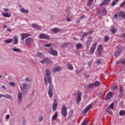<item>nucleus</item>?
Returning a JSON list of instances; mask_svg holds the SVG:
<instances>
[{
	"instance_id": "nucleus-28",
	"label": "nucleus",
	"mask_w": 125,
	"mask_h": 125,
	"mask_svg": "<svg viewBox=\"0 0 125 125\" xmlns=\"http://www.w3.org/2000/svg\"><path fill=\"white\" fill-rule=\"evenodd\" d=\"M13 42V39L12 38H10L5 40V43H11Z\"/></svg>"
},
{
	"instance_id": "nucleus-9",
	"label": "nucleus",
	"mask_w": 125,
	"mask_h": 125,
	"mask_svg": "<svg viewBox=\"0 0 125 125\" xmlns=\"http://www.w3.org/2000/svg\"><path fill=\"white\" fill-rule=\"evenodd\" d=\"M92 39H93V38L91 36H90L88 38V40H87V41H86V47H87V48H88L89 46H90V44H91V41H92Z\"/></svg>"
},
{
	"instance_id": "nucleus-3",
	"label": "nucleus",
	"mask_w": 125,
	"mask_h": 125,
	"mask_svg": "<svg viewBox=\"0 0 125 125\" xmlns=\"http://www.w3.org/2000/svg\"><path fill=\"white\" fill-rule=\"evenodd\" d=\"M49 84L48 94L50 98H52V97L53 96V93L52 92V91H53V85L52 84V83H49Z\"/></svg>"
},
{
	"instance_id": "nucleus-63",
	"label": "nucleus",
	"mask_w": 125,
	"mask_h": 125,
	"mask_svg": "<svg viewBox=\"0 0 125 125\" xmlns=\"http://www.w3.org/2000/svg\"><path fill=\"white\" fill-rule=\"evenodd\" d=\"M120 63H121V61H118L116 62V64H120Z\"/></svg>"
},
{
	"instance_id": "nucleus-38",
	"label": "nucleus",
	"mask_w": 125,
	"mask_h": 125,
	"mask_svg": "<svg viewBox=\"0 0 125 125\" xmlns=\"http://www.w3.org/2000/svg\"><path fill=\"white\" fill-rule=\"evenodd\" d=\"M107 10L106 9H104L102 11V14H103V15L104 16L105 15H106V14H107Z\"/></svg>"
},
{
	"instance_id": "nucleus-53",
	"label": "nucleus",
	"mask_w": 125,
	"mask_h": 125,
	"mask_svg": "<svg viewBox=\"0 0 125 125\" xmlns=\"http://www.w3.org/2000/svg\"><path fill=\"white\" fill-rule=\"evenodd\" d=\"M121 63H122V64H123V65H125V60L124 59L123 60H121Z\"/></svg>"
},
{
	"instance_id": "nucleus-47",
	"label": "nucleus",
	"mask_w": 125,
	"mask_h": 125,
	"mask_svg": "<svg viewBox=\"0 0 125 125\" xmlns=\"http://www.w3.org/2000/svg\"><path fill=\"white\" fill-rule=\"evenodd\" d=\"M88 34H89L88 32L86 33L84 32L83 35V38H85V37H87V35H88Z\"/></svg>"
},
{
	"instance_id": "nucleus-22",
	"label": "nucleus",
	"mask_w": 125,
	"mask_h": 125,
	"mask_svg": "<svg viewBox=\"0 0 125 125\" xmlns=\"http://www.w3.org/2000/svg\"><path fill=\"white\" fill-rule=\"evenodd\" d=\"M1 14L3 17H6L7 18H9L11 16V15L8 14V13H2Z\"/></svg>"
},
{
	"instance_id": "nucleus-41",
	"label": "nucleus",
	"mask_w": 125,
	"mask_h": 125,
	"mask_svg": "<svg viewBox=\"0 0 125 125\" xmlns=\"http://www.w3.org/2000/svg\"><path fill=\"white\" fill-rule=\"evenodd\" d=\"M109 109H114V103H112L108 107Z\"/></svg>"
},
{
	"instance_id": "nucleus-37",
	"label": "nucleus",
	"mask_w": 125,
	"mask_h": 125,
	"mask_svg": "<svg viewBox=\"0 0 125 125\" xmlns=\"http://www.w3.org/2000/svg\"><path fill=\"white\" fill-rule=\"evenodd\" d=\"M37 57H39V58H42V56H43V54L42 53H38V54H36Z\"/></svg>"
},
{
	"instance_id": "nucleus-50",
	"label": "nucleus",
	"mask_w": 125,
	"mask_h": 125,
	"mask_svg": "<svg viewBox=\"0 0 125 125\" xmlns=\"http://www.w3.org/2000/svg\"><path fill=\"white\" fill-rule=\"evenodd\" d=\"M44 80L45 85L46 86H47V81L46 80V77H44Z\"/></svg>"
},
{
	"instance_id": "nucleus-18",
	"label": "nucleus",
	"mask_w": 125,
	"mask_h": 125,
	"mask_svg": "<svg viewBox=\"0 0 125 125\" xmlns=\"http://www.w3.org/2000/svg\"><path fill=\"white\" fill-rule=\"evenodd\" d=\"M92 2H93V0H88V3L87 4V5H88V6L91 9H92V8H93V6L91 7V5Z\"/></svg>"
},
{
	"instance_id": "nucleus-19",
	"label": "nucleus",
	"mask_w": 125,
	"mask_h": 125,
	"mask_svg": "<svg viewBox=\"0 0 125 125\" xmlns=\"http://www.w3.org/2000/svg\"><path fill=\"white\" fill-rule=\"evenodd\" d=\"M124 92H125V90L123 88H120L119 90V96L120 97H123L124 95Z\"/></svg>"
},
{
	"instance_id": "nucleus-7",
	"label": "nucleus",
	"mask_w": 125,
	"mask_h": 125,
	"mask_svg": "<svg viewBox=\"0 0 125 125\" xmlns=\"http://www.w3.org/2000/svg\"><path fill=\"white\" fill-rule=\"evenodd\" d=\"M49 53L53 56H57L58 55V52L56 50L53 49V48H50L49 49Z\"/></svg>"
},
{
	"instance_id": "nucleus-52",
	"label": "nucleus",
	"mask_w": 125,
	"mask_h": 125,
	"mask_svg": "<svg viewBox=\"0 0 125 125\" xmlns=\"http://www.w3.org/2000/svg\"><path fill=\"white\" fill-rule=\"evenodd\" d=\"M39 122H42V120H43V117L41 116V117H39Z\"/></svg>"
},
{
	"instance_id": "nucleus-49",
	"label": "nucleus",
	"mask_w": 125,
	"mask_h": 125,
	"mask_svg": "<svg viewBox=\"0 0 125 125\" xmlns=\"http://www.w3.org/2000/svg\"><path fill=\"white\" fill-rule=\"evenodd\" d=\"M66 20L67 22H71V21H72V20L70 19L69 17H67L66 18Z\"/></svg>"
},
{
	"instance_id": "nucleus-60",
	"label": "nucleus",
	"mask_w": 125,
	"mask_h": 125,
	"mask_svg": "<svg viewBox=\"0 0 125 125\" xmlns=\"http://www.w3.org/2000/svg\"><path fill=\"white\" fill-rule=\"evenodd\" d=\"M98 55H99V56H101V51H98Z\"/></svg>"
},
{
	"instance_id": "nucleus-23",
	"label": "nucleus",
	"mask_w": 125,
	"mask_h": 125,
	"mask_svg": "<svg viewBox=\"0 0 125 125\" xmlns=\"http://www.w3.org/2000/svg\"><path fill=\"white\" fill-rule=\"evenodd\" d=\"M58 117V112L56 111L55 114L53 115L52 120V121H55L56 119Z\"/></svg>"
},
{
	"instance_id": "nucleus-44",
	"label": "nucleus",
	"mask_w": 125,
	"mask_h": 125,
	"mask_svg": "<svg viewBox=\"0 0 125 125\" xmlns=\"http://www.w3.org/2000/svg\"><path fill=\"white\" fill-rule=\"evenodd\" d=\"M93 86H94V83H89L87 87L89 88H92V87H93Z\"/></svg>"
},
{
	"instance_id": "nucleus-12",
	"label": "nucleus",
	"mask_w": 125,
	"mask_h": 125,
	"mask_svg": "<svg viewBox=\"0 0 125 125\" xmlns=\"http://www.w3.org/2000/svg\"><path fill=\"white\" fill-rule=\"evenodd\" d=\"M111 1V0H104L100 4V6H104V5H108L109 2Z\"/></svg>"
},
{
	"instance_id": "nucleus-54",
	"label": "nucleus",
	"mask_w": 125,
	"mask_h": 125,
	"mask_svg": "<svg viewBox=\"0 0 125 125\" xmlns=\"http://www.w3.org/2000/svg\"><path fill=\"white\" fill-rule=\"evenodd\" d=\"M101 63V60L98 59L97 61V64H100Z\"/></svg>"
},
{
	"instance_id": "nucleus-46",
	"label": "nucleus",
	"mask_w": 125,
	"mask_h": 125,
	"mask_svg": "<svg viewBox=\"0 0 125 125\" xmlns=\"http://www.w3.org/2000/svg\"><path fill=\"white\" fill-rule=\"evenodd\" d=\"M25 81H26V82H28V83H30V82H32V79H30V78L26 77L25 78Z\"/></svg>"
},
{
	"instance_id": "nucleus-61",
	"label": "nucleus",
	"mask_w": 125,
	"mask_h": 125,
	"mask_svg": "<svg viewBox=\"0 0 125 125\" xmlns=\"http://www.w3.org/2000/svg\"><path fill=\"white\" fill-rule=\"evenodd\" d=\"M117 85L114 86L113 87V89L116 90V89L117 88Z\"/></svg>"
},
{
	"instance_id": "nucleus-1",
	"label": "nucleus",
	"mask_w": 125,
	"mask_h": 125,
	"mask_svg": "<svg viewBox=\"0 0 125 125\" xmlns=\"http://www.w3.org/2000/svg\"><path fill=\"white\" fill-rule=\"evenodd\" d=\"M122 17L123 19H125V12L124 11H121L120 12L118 13H116L114 17L113 18L114 19H118V17Z\"/></svg>"
},
{
	"instance_id": "nucleus-27",
	"label": "nucleus",
	"mask_w": 125,
	"mask_h": 125,
	"mask_svg": "<svg viewBox=\"0 0 125 125\" xmlns=\"http://www.w3.org/2000/svg\"><path fill=\"white\" fill-rule=\"evenodd\" d=\"M13 39L14 41V44H17L18 43V37L15 36L14 37Z\"/></svg>"
},
{
	"instance_id": "nucleus-10",
	"label": "nucleus",
	"mask_w": 125,
	"mask_h": 125,
	"mask_svg": "<svg viewBox=\"0 0 125 125\" xmlns=\"http://www.w3.org/2000/svg\"><path fill=\"white\" fill-rule=\"evenodd\" d=\"M39 38L45 39V40H50V37H49V36L42 33H40Z\"/></svg>"
},
{
	"instance_id": "nucleus-15",
	"label": "nucleus",
	"mask_w": 125,
	"mask_h": 125,
	"mask_svg": "<svg viewBox=\"0 0 125 125\" xmlns=\"http://www.w3.org/2000/svg\"><path fill=\"white\" fill-rule=\"evenodd\" d=\"M22 102V92H19L18 94V102L19 104H20Z\"/></svg>"
},
{
	"instance_id": "nucleus-35",
	"label": "nucleus",
	"mask_w": 125,
	"mask_h": 125,
	"mask_svg": "<svg viewBox=\"0 0 125 125\" xmlns=\"http://www.w3.org/2000/svg\"><path fill=\"white\" fill-rule=\"evenodd\" d=\"M3 97H5V98H7V99H10L11 98V96L8 94L3 95Z\"/></svg>"
},
{
	"instance_id": "nucleus-45",
	"label": "nucleus",
	"mask_w": 125,
	"mask_h": 125,
	"mask_svg": "<svg viewBox=\"0 0 125 125\" xmlns=\"http://www.w3.org/2000/svg\"><path fill=\"white\" fill-rule=\"evenodd\" d=\"M52 44L51 43H49V44H45L44 46H45L46 47H50Z\"/></svg>"
},
{
	"instance_id": "nucleus-16",
	"label": "nucleus",
	"mask_w": 125,
	"mask_h": 125,
	"mask_svg": "<svg viewBox=\"0 0 125 125\" xmlns=\"http://www.w3.org/2000/svg\"><path fill=\"white\" fill-rule=\"evenodd\" d=\"M112 95H113V93L112 92H109L107 93L106 97L105 98L106 100H110L112 98Z\"/></svg>"
},
{
	"instance_id": "nucleus-26",
	"label": "nucleus",
	"mask_w": 125,
	"mask_h": 125,
	"mask_svg": "<svg viewBox=\"0 0 125 125\" xmlns=\"http://www.w3.org/2000/svg\"><path fill=\"white\" fill-rule=\"evenodd\" d=\"M51 31V32H53V33H55V34H56V33H59L60 32V29L55 28L52 29Z\"/></svg>"
},
{
	"instance_id": "nucleus-6",
	"label": "nucleus",
	"mask_w": 125,
	"mask_h": 125,
	"mask_svg": "<svg viewBox=\"0 0 125 125\" xmlns=\"http://www.w3.org/2000/svg\"><path fill=\"white\" fill-rule=\"evenodd\" d=\"M22 93L25 95L26 94L27 90H28V87H29V84L26 83H23L22 84Z\"/></svg>"
},
{
	"instance_id": "nucleus-57",
	"label": "nucleus",
	"mask_w": 125,
	"mask_h": 125,
	"mask_svg": "<svg viewBox=\"0 0 125 125\" xmlns=\"http://www.w3.org/2000/svg\"><path fill=\"white\" fill-rule=\"evenodd\" d=\"M10 117V115H7L6 116V119L7 120H8L9 119Z\"/></svg>"
},
{
	"instance_id": "nucleus-48",
	"label": "nucleus",
	"mask_w": 125,
	"mask_h": 125,
	"mask_svg": "<svg viewBox=\"0 0 125 125\" xmlns=\"http://www.w3.org/2000/svg\"><path fill=\"white\" fill-rule=\"evenodd\" d=\"M125 5V1H123L120 5V7H123Z\"/></svg>"
},
{
	"instance_id": "nucleus-64",
	"label": "nucleus",
	"mask_w": 125,
	"mask_h": 125,
	"mask_svg": "<svg viewBox=\"0 0 125 125\" xmlns=\"http://www.w3.org/2000/svg\"><path fill=\"white\" fill-rule=\"evenodd\" d=\"M93 31H89V32H88V33H89V34H92V33H93Z\"/></svg>"
},
{
	"instance_id": "nucleus-31",
	"label": "nucleus",
	"mask_w": 125,
	"mask_h": 125,
	"mask_svg": "<svg viewBox=\"0 0 125 125\" xmlns=\"http://www.w3.org/2000/svg\"><path fill=\"white\" fill-rule=\"evenodd\" d=\"M21 11L22 13H28L29 11L28 10H26L25 9V8H21Z\"/></svg>"
},
{
	"instance_id": "nucleus-11",
	"label": "nucleus",
	"mask_w": 125,
	"mask_h": 125,
	"mask_svg": "<svg viewBox=\"0 0 125 125\" xmlns=\"http://www.w3.org/2000/svg\"><path fill=\"white\" fill-rule=\"evenodd\" d=\"M92 108V105L89 104L83 110V114H85Z\"/></svg>"
},
{
	"instance_id": "nucleus-40",
	"label": "nucleus",
	"mask_w": 125,
	"mask_h": 125,
	"mask_svg": "<svg viewBox=\"0 0 125 125\" xmlns=\"http://www.w3.org/2000/svg\"><path fill=\"white\" fill-rule=\"evenodd\" d=\"M100 85V82L98 81H96L95 83H94V86H99Z\"/></svg>"
},
{
	"instance_id": "nucleus-30",
	"label": "nucleus",
	"mask_w": 125,
	"mask_h": 125,
	"mask_svg": "<svg viewBox=\"0 0 125 125\" xmlns=\"http://www.w3.org/2000/svg\"><path fill=\"white\" fill-rule=\"evenodd\" d=\"M119 114L120 116H121V117H123V116H125V110H120L119 111Z\"/></svg>"
},
{
	"instance_id": "nucleus-17",
	"label": "nucleus",
	"mask_w": 125,
	"mask_h": 125,
	"mask_svg": "<svg viewBox=\"0 0 125 125\" xmlns=\"http://www.w3.org/2000/svg\"><path fill=\"white\" fill-rule=\"evenodd\" d=\"M123 52L122 49L119 48L118 49L117 51L115 52L116 56H120L121 53Z\"/></svg>"
},
{
	"instance_id": "nucleus-55",
	"label": "nucleus",
	"mask_w": 125,
	"mask_h": 125,
	"mask_svg": "<svg viewBox=\"0 0 125 125\" xmlns=\"http://www.w3.org/2000/svg\"><path fill=\"white\" fill-rule=\"evenodd\" d=\"M82 125H87L86 124V122L84 120V121L83 122V123H82Z\"/></svg>"
},
{
	"instance_id": "nucleus-32",
	"label": "nucleus",
	"mask_w": 125,
	"mask_h": 125,
	"mask_svg": "<svg viewBox=\"0 0 125 125\" xmlns=\"http://www.w3.org/2000/svg\"><path fill=\"white\" fill-rule=\"evenodd\" d=\"M67 66L70 70H73V69H74V66H73V65L70 62L67 63Z\"/></svg>"
},
{
	"instance_id": "nucleus-4",
	"label": "nucleus",
	"mask_w": 125,
	"mask_h": 125,
	"mask_svg": "<svg viewBox=\"0 0 125 125\" xmlns=\"http://www.w3.org/2000/svg\"><path fill=\"white\" fill-rule=\"evenodd\" d=\"M61 114L64 118L67 117V107H66V105L65 104L62 105Z\"/></svg>"
},
{
	"instance_id": "nucleus-56",
	"label": "nucleus",
	"mask_w": 125,
	"mask_h": 125,
	"mask_svg": "<svg viewBox=\"0 0 125 125\" xmlns=\"http://www.w3.org/2000/svg\"><path fill=\"white\" fill-rule=\"evenodd\" d=\"M41 63H42V64H44V63H45V59L43 60L42 61H40Z\"/></svg>"
},
{
	"instance_id": "nucleus-13",
	"label": "nucleus",
	"mask_w": 125,
	"mask_h": 125,
	"mask_svg": "<svg viewBox=\"0 0 125 125\" xmlns=\"http://www.w3.org/2000/svg\"><path fill=\"white\" fill-rule=\"evenodd\" d=\"M34 42V40L32 38H28L25 41L26 44H30Z\"/></svg>"
},
{
	"instance_id": "nucleus-43",
	"label": "nucleus",
	"mask_w": 125,
	"mask_h": 125,
	"mask_svg": "<svg viewBox=\"0 0 125 125\" xmlns=\"http://www.w3.org/2000/svg\"><path fill=\"white\" fill-rule=\"evenodd\" d=\"M109 37L108 36H105L104 39V41L105 42H107L109 41Z\"/></svg>"
},
{
	"instance_id": "nucleus-36",
	"label": "nucleus",
	"mask_w": 125,
	"mask_h": 125,
	"mask_svg": "<svg viewBox=\"0 0 125 125\" xmlns=\"http://www.w3.org/2000/svg\"><path fill=\"white\" fill-rule=\"evenodd\" d=\"M82 46H83V44L81 43H79L76 45V48L77 49H80V48H81Z\"/></svg>"
},
{
	"instance_id": "nucleus-39",
	"label": "nucleus",
	"mask_w": 125,
	"mask_h": 125,
	"mask_svg": "<svg viewBox=\"0 0 125 125\" xmlns=\"http://www.w3.org/2000/svg\"><path fill=\"white\" fill-rule=\"evenodd\" d=\"M106 111L108 113V114H110V115H113V111H112V110H110V108H106Z\"/></svg>"
},
{
	"instance_id": "nucleus-59",
	"label": "nucleus",
	"mask_w": 125,
	"mask_h": 125,
	"mask_svg": "<svg viewBox=\"0 0 125 125\" xmlns=\"http://www.w3.org/2000/svg\"><path fill=\"white\" fill-rule=\"evenodd\" d=\"M4 10L5 12H7V11H8V9L7 8H4Z\"/></svg>"
},
{
	"instance_id": "nucleus-33",
	"label": "nucleus",
	"mask_w": 125,
	"mask_h": 125,
	"mask_svg": "<svg viewBox=\"0 0 125 125\" xmlns=\"http://www.w3.org/2000/svg\"><path fill=\"white\" fill-rule=\"evenodd\" d=\"M103 49V47H102V45L101 44H100L99 45V46L97 48V51H102V50Z\"/></svg>"
},
{
	"instance_id": "nucleus-5",
	"label": "nucleus",
	"mask_w": 125,
	"mask_h": 125,
	"mask_svg": "<svg viewBox=\"0 0 125 125\" xmlns=\"http://www.w3.org/2000/svg\"><path fill=\"white\" fill-rule=\"evenodd\" d=\"M96 45H97V42H95L92 44L90 47L89 54H93V53H94V51H95L96 48Z\"/></svg>"
},
{
	"instance_id": "nucleus-25",
	"label": "nucleus",
	"mask_w": 125,
	"mask_h": 125,
	"mask_svg": "<svg viewBox=\"0 0 125 125\" xmlns=\"http://www.w3.org/2000/svg\"><path fill=\"white\" fill-rule=\"evenodd\" d=\"M60 67L59 66H57L56 67H54L52 69L53 72H59L60 71Z\"/></svg>"
},
{
	"instance_id": "nucleus-24",
	"label": "nucleus",
	"mask_w": 125,
	"mask_h": 125,
	"mask_svg": "<svg viewBox=\"0 0 125 125\" xmlns=\"http://www.w3.org/2000/svg\"><path fill=\"white\" fill-rule=\"evenodd\" d=\"M32 27L35 29H38V30H40L41 29V26L36 23L32 24Z\"/></svg>"
},
{
	"instance_id": "nucleus-14",
	"label": "nucleus",
	"mask_w": 125,
	"mask_h": 125,
	"mask_svg": "<svg viewBox=\"0 0 125 125\" xmlns=\"http://www.w3.org/2000/svg\"><path fill=\"white\" fill-rule=\"evenodd\" d=\"M28 37H31V35L27 33H21V40H24L26 39V38H28Z\"/></svg>"
},
{
	"instance_id": "nucleus-34",
	"label": "nucleus",
	"mask_w": 125,
	"mask_h": 125,
	"mask_svg": "<svg viewBox=\"0 0 125 125\" xmlns=\"http://www.w3.org/2000/svg\"><path fill=\"white\" fill-rule=\"evenodd\" d=\"M117 30H118V29L114 27L113 28L110 29V32H111L112 34H116Z\"/></svg>"
},
{
	"instance_id": "nucleus-2",
	"label": "nucleus",
	"mask_w": 125,
	"mask_h": 125,
	"mask_svg": "<svg viewBox=\"0 0 125 125\" xmlns=\"http://www.w3.org/2000/svg\"><path fill=\"white\" fill-rule=\"evenodd\" d=\"M46 79H47V82L49 83H52V80H51V73L50 71L48 69H46Z\"/></svg>"
},
{
	"instance_id": "nucleus-8",
	"label": "nucleus",
	"mask_w": 125,
	"mask_h": 125,
	"mask_svg": "<svg viewBox=\"0 0 125 125\" xmlns=\"http://www.w3.org/2000/svg\"><path fill=\"white\" fill-rule=\"evenodd\" d=\"M82 100V92L78 91L77 92V103L79 104Z\"/></svg>"
},
{
	"instance_id": "nucleus-51",
	"label": "nucleus",
	"mask_w": 125,
	"mask_h": 125,
	"mask_svg": "<svg viewBox=\"0 0 125 125\" xmlns=\"http://www.w3.org/2000/svg\"><path fill=\"white\" fill-rule=\"evenodd\" d=\"M9 84L11 86H14L15 85V83L13 82H10Z\"/></svg>"
},
{
	"instance_id": "nucleus-42",
	"label": "nucleus",
	"mask_w": 125,
	"mask_h": 125,
	"mask_svg": "<svg viewBox=\"0 0 125 125\" xmlns=\"http://www.w3.org/2000/svg\"><path fill=\"white\" fill-rule=\"evenodd\" d=\"M117 3H118V2H116L115 1H114L113 0L111 4V6H115V5H116V4H117Z\"/></svg>"
},
{
	"instance_id": "nucleus-21",
	"label": "nucleus",
	"mask_w": 125,
	"mask_h": 125,
	"mask_svg": "<svg viewBox=\"0 0 125 125\" xmlns=\"http://www.w3.org/2000/svg\"><path fill=\"white\" fill-rule=\"evenodd\" d=\"M12 51H14L15 52H18V53H21V52H22L21 49L19 48H12Z\"/></svg>"
},
{
	"instance_id": "nucleus-20",
	"label": "nucleus",
	"mask_w": 125,
	"mask_h": 125,
	"mask_svg": "<svg viewBox=\"0 0 125 125\" xmlns=\"http://www.w3.org/2000/svg\"><path fill=\"white\" fill-rule=\"evenodd\" d=\"M57 106H58V104H57V103H56V99L55 100V103L53 104V107L52 110L53 111H55L56 110V108H57Z\"/></svg>"
},
{
	"instance_id": "nucleus-58",
	"label": "nucleus",
	"mask_w": 125,
	"mask_h": 125,
	"mask_svg": "<svg viewBox=\"0 0 125 125\" xmlns=\"http://www.w3.org/2000/svg\"><path fill=\"white\" fill-rule=\"evenodd\" d=\"M84 18V16H82L80 18V20H82Z\"/></svg>"
},
{
	"instance_id": "nucleus-62",
	"label": "nucleus",
	"mask_w": 125,
	"mask_h": 125,
	"mask_svg": "<svg viewBox=\"0 0 125 125\" xmlns=\"http://www.w3.org/2000/svg\"><path fill=\"white\" fill-rule=\"evenodd\" d=\"M7 31H8V32H11V29H10V28H8Z\"/></svg>"
},
{
	"instance_id": "nucleus-29",
	"label": "nucleus",
	"mask_w": 125,
	"mask_h": 125,
	"mask_svg": "<svg viewBox=\"0 0 125 125\" xmlns=\"http://www.w3.org/2000/svg\"><path fill=\"white\" fill-rule=\"evenodd\" d=\"M45 61L47 64H52L53 62L48 58L45 59Z\"/></svg>"
}]
</instances>
